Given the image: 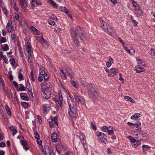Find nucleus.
<instances>
[{"label": "nucleus", "mask_w": 155, "mask_h": 155, "mask_svg": "<svg viewBox=\"0 0 155 155\" xmlns=\"http://www.w3.org/2000/svg\"><path fill=\"white\" fill-rule=\"evenodd\" d=\"M70 31L71 37L74 44L76 46H79V41L78 38L79 37L81 40H83L85 38L84 32L82 31L81 28L78 26H76L75 29H71Z\"/></svg>", "instance_id": "obj_1"}, {"label": "nucleus", "mask_w": 155, "mask_h": 155, "mask_svg": "<svg viewBox=\"0 0 155 155\" xmlns=\"http://www.w3.org/2000/svg\"><path fill=\"white\" fill-rule=\"evenodd\" d=\"M68 102L70 110V111H68V113L71 117L72 114H75L77 112L76 105L74 104V100L70 96L68 97Z\"/></svg>", "instance_id": "obj_2"}, {"label": "nucleus", "mask_w": 155, "mask_h": 155, "mask_svg": "<svg viewBox=\"0 0 155 155\" xmlns=\"http://www.w3.org/2000/svg\"><path fill=\"white\" fill-rule=\"evenodd\" d=\"M102 23H101V27L103 30L108 34L112 35L114 33V29L107 23L101 20Z\"/></svg>", "instance_id": "obj_3"}, {"label": "nucleus", "mask_w": 155, "mask_h": 155, "mask_svg": "<svg viewBox=\"0 0 155 155\" xmlns=\"http://www.w3.org/2000/svg\"><path fill=\"white\" fill-rule=\"evenodd\" d=\"M61 73H60V74L62 78L63 79L65 80L67 78L66 75L70 77L71 78L74 75V73L69 68H65L64 71L62 70H61Z\"/></svg>", "instance_id": "obj_4"}, {"label": "nucleus", "mask_w": 155, "mask_h": 155, "mask_svg": "<svg viewBox=\"0 0 155 155\" xmlns=\"http://www.w3.org/2000/svg\"><path fill=\"white\" fill-rule=\"evenodd\" d=\"M86 86L90 97L91 98L95 97L97 95V93L93 87V85L92 84H88Z\"/></svg>", "instance_id": "obj_5"}, {"label": "nucleus", "mask_w": 155, "mask_h": 155, "mask_svg": "<svg viewBox=\"0 0 155 155\" xmlns=\"http://www.w3.org/2000/svg\"><path fill=\"white\" fill-rule=\"evenodd\" d=\"M98 138L104 143H106L107 142L106 136L103 133L100 132H97L96 133Z\"/></svg>", "instance_id": "obj_6"}, {"label": "nucleus", "mask_w": 155, "mask_h": 155, "mask_svg": "<svg viewBox=\"0 0 155 155\" xmlns=\"http://www.w3.org/2000/svg\"><path fill=\"white\" fill-rule=\"evenodd\" d=\"M51 90L47 89H43L41 88V95L44 98L48 99L50 97Z\"/></svg>", "instance_id": "obj_7"}, {"label": "nucleus", "mask_w": 155, "mask_h": 155, "mask_svg": "<svg viewBox=\"0 0 155 155\" xmlns=\"http://www.w3.org/2000/svg\"><path fill=\"white\" fill-rule=\"evenodd\" d=\"M74 98L75 101L78 104L84 105L85 104V100L82 97L77 94L74 95Z\"/></svg>", "instance_id": "obj_8"}, {"label": "nucleus", "mask_w": 155, "mask_h": 155, "mask_svg": "<svg viewBox=\"0 0 155 155\" xmlns=\"http://www.w3.org/2000/svg\"><path fill=\"white\" fill-rule=\"evenodd\" d=\"M135 135L137 136L136 138L140 140L146 138L147 136V134L143 131H140L139 133L135 134Z\"/></svg>", "instance_id": "obj_9"}, {"label": "nucleus", "mask_w": 155, "mask_h": 155, "mask_svg": "<svg viewBox=\"0 0 155 155\" xmlns=\"http://www.w3.org/2000/svg\"><path fill=\"white\" fill-rule=\"evenodd\" d=\"M80 138L83 144L84 148L85 150H86L87 149V146L86 141L85 139V135L82 133L80 134Z\"/></svg>", "instance_id": "obj_10"}, {"label": "nucleus", "mask_w": 155, "mask_h": 155, "mask_svg": "<svg viewBox=\"0 0 155 155\" xmlns=\"http://www.w3.org/2000/svg\"><path fill=\"white\" fill-rule=\"evenodd\" d=\"M25 49L24 50V51L25 53L27 52L28 53V54L31 55V54L32 51L30 45L29 43V41H26L25 42ZM26 54V53H25V54Z\"/></svg>", "instance_id": "obj_11"}, {"label": "nucleus", "mask_w": 155, "mask_h": 155, "mask_svg": "<svg viewBox=\"0 0 155 155\" xmlns=\"http://www.w3.org/2000/svg\"><path fill=\"white\" fill-rule=\"evenodd\" d=\"M43 68H41L40 69V75L42 76L43 77L44 79H48L49 78V75L47 74L46 72V71Z\"/></svg>", "instance_id": "obj_12"}, {"label": "nucleus", "mask_w": 155, "mask_h": 155, "mask_svg": "<svg viewBox=\"0 0 155 155\" xmlns=\"http://www.w3.org/2000/svg\"><path fill=\"white\" fill-rule=\"evenodd\" d=\"M51 84L48 81V79H44V84L41 86V88L43 89H51Z\"/></svg>", "instance_id": "obj_13"}, {"label": "nucleus", "mask_w": 155, "mask_h": 155, "mask_svg": "<svg viewBox=\"0 0 155 155\" xmlns=\"http://www.w3.org/2000/svg\"><path fill=\"white\" fill-rule=\"evenodd\" d=\"M118 71V70L116 68H112L111 69L110 72L108 74L109 76L110 77L113 76Z\"/></svg>", "instance_id": "obj_14"}, {"label": "nucleus", "mask_w": 155, "mask_h": 155, "mask_svg": "<svg viewBox=\"0 0 155 155\" xmlns=\"http://www.w3.org/2000/svg\"><path fill=\"white\" fill-rule=\"evenodd\" d=\"M30 3V5L32 7H35L36 5L38 6L41 5V3L38 2L37 0H31Z\"/></svg>", "instance_id": "obj_15"}, {"label": "nucleus", "mask_w": 155, "mask_h": 155, "mask_svg": "<svg viewBox=\"0 0 155 155\" xmlns=\"http://www.w3.org/2000/svg\"><path fill=\"white\" fill-rule=\"evenodd\" d=\"M42 107L44 111L47 113L50 110V107L49 104H44L42 105Z\"/></svg>", "instance_id": "obj_16"}, {"label": "nucleus", "mask_w": 155, "mask_h": 155, "mask_svg": "<svg viewBox=\"0 0 155 155\" xmlns=\"http://www.w3.org/2000/svg\"><path fill=\"white\" fill-rule=\"evenodd\" d=\"M135 70L137 73H139L144 71V69L140 67L139 65H137L135 67Z\"/></svg>", "instance_id": "obj_17"}, {"label": "nucleus", "mask_w": 155, "mask_h": 155, "mask_svg": "<svg viewBox=\"0 0 155 155\" xmlns=\"http://www.w3.org/2000/svg\"><path fill=\"white\" fill-rule=\"evenodd\" d=\"M134 126L137 128V130H141V124L140 122L137 121L135 124Z\"/></svg>", "instance_id": "obj_18"}, {"label": "nucleus", "mask_w": 155, "mask_h": 155, "mask_svg": "<svg viewBox=\"0 0 155 155\" xmlns=\"http://www.w3.org/2000/svg\"><path fill=\"white\" fill-rule=\"evenodd\" d=\"M136 59L137 61V64H140L142 66H146V64L144 63V62L143 60L140 59L139 57H137L136 58Z\"/></svg>", "instance_id": "obj_19"}, {"label": "nucleus", "mask_w": 155, "mask_h": 155, "mask_svg": "<svg viewBox=\"0 0 155 155\" xmlns=\"http://www.w3.org/2000/svg\"><path fill=\"white\" fill-rule=\"evenodd\" d=\"M57 134L55 133H53L51 135V138L52 141L54 142L57 141Z\"/></svg>", "instance_id": "obj_20"}, {"label": "nucleus", "mask_w": 155, "mask_h": 155, "mask_svg": "<svg viewBox=\"0 0 155 155\" xmlns=\"http://www.w3.org/2000/svg\"><path fill=\"white\" fill-rule=\"evenodd\" d=\"M31 28L32 30V31L34 32V33L35 34H39V31L34 26H31Z\"/></svg>", "instance_id": "obj_21"}, {"label": "nucleus", "mask_w": 155, "mask_h": 155, "mask_svg": "<svg viewBox=\"0 0 155 155\" xmlns=\"http://www.w3.org/2000/svg\"><path fill=\"white\" fill-rule=\"evenodd\" d=\"M113 60L112 58H110L108 60V61L106 63V65L107 67L109 68L111 64L113 63Z\"/></svg>", "instance_id": "obj_22"}, {"label": "nucleus", "mask_w": 155, "mask_h": 155, "mask_svg": "<svg viewBox=\"0 0 155 155\" xmlns=\"http://www.w3.org/2000/svg\"><path fill=\"white\" fill-rule=\"evenodd\" d=\"M20 2L21 6L22 8L25 7L26 5V0H19Z\"/></svg>", "instance_id": "obj_23"}, {"label": "nucleus", "mask_w": 155, "mask_h": 155, "mask_svg": "<svg viewBox=\"0 0 155 155\" xmlns=\"http://www.w3.org/2000/svg\"><path fill=\"white\" fill-rule=\"evenodd\" d=\"M124 98L127 101H130L132 103H134L135 102V101L132 98L130 97L127 96H125L124 97Z\"/></svg>", "instance_id": "obj_24"}, {"label": "nucleus", "mask_w": 155, "mask_h": 155, "mask_svg": "<svg viewBox=\"0 0 155 155\" xmlns=\"http://www.w3.org/2000/svg\"><path fill=\"white\" fill-rule=\"evenodd\" d=\"M140 114L139 113H136L134 115L131 117L130 118L131 119H137L140 117Z\"/></svg>", "instance_id": "obj_25"}, {"label": "nucleus", "mask_w": 155, "mask_h": 155, "mask_svg": "<svg viewBox=\"0 0 155 155\" xmlns=\"http://www.w3.org/2000/svg\"><path fill=\"white\" fill-rule=\"evenodd\" d=\"M141 144V142L140 141L136 140L135 143H133L132 144V146L134 147H136L138 145H140Z\"/></svg>", "instance_id": "obj_26"}, {"label": "nucleus", "mask_w": 155, "mask_h": 155, "mask_svg": "<svg viewBox=\"0 0 155 155\" xmlns=\"http://www.w3.org/2000/svg\"><path fill=\"white\" fill-rule=\"evenodd\" d=\"M7 29L9 33L11 32L12 28L10 23H8L7 25Z\"/></svg>", "instance_id": "obj_27"}, {"label": "nucleus", "mask_w": 155, "mask_h": 155, "mask_svg": "<svg viewBox=\"0 0 155 155\" xmlns=\"http://www.w3.org/2000/svg\"><path fill=\"white\" fill-rule=\"evenodd\" d=\"M27 58V60L28 62L29 63H31L32 60L31 59V54L30 55L27 54H25Z\"/></svg>", "instance_id": "obj_28"}, {"label": "nucleus", "mask_w": 155, "mask_h": 155, "mask_svg": "<svg viewBox=\"0 0 155 155\" xmlns=\"http://www.w3.org/2000/svg\"><path fill=\"white\" fill-rule=\"evenodd\" d=\"M5 108L7 114L9 115H11V112L9 106L8 105H6Z\"/></svg>", "instance_id": "obj_29"}, {"label": "nucleus", "mask_w": 155, "mask_h": 155, "mask_svg": "<svg viewBox=\"0 0 155 155\" xmlns=\"http://www.w3.org/2000/svg\"><path fill=\"white\" fill-rule=\"evenodd\" d=\"M63 12H65V13L67 14L68 13V11L67 8L64 7H62L59 8Z\"/></svg>", "instance_id": "obj_30"}, {"label": "nucleus", "mask_w": 155, "mask_h": 155, "mask_svg": "<svg viewBox=\"0 0 155 155\" xmlns=\"http://www.w3.org/2000/svg\"><path fill=\"white\" fill-rule=\"evenodd\" d=\"M142 147L143 148V152L145 153L146 150L148 148H149L150 147L147 145H143L142 146Z\"/></svg>", "instance_id": "obj_31"}, {"label": "nucleus", "mask_w": 155, "mask_h": 155, "mask_svg": "<svg viewBox=\"0 0 155 155\" xmlns=\"http://www.w3.org/2000/svg\"><path fill=\"white\" fill-rule=\"evenodd\" d=\"M2 48L3 50L5 51H7L9 49L8 46L7 44L2 45Z\"/></svg>", "instance_id": "obj_32"}, {"label": "nucleus", "mask_w": 155, "mask_h": 155, "mask_svg": "<svg viewBox=\"0 0 155 155\" xmlns=\"http://www.w3.org/2000/svg\"><path fill=\"white\" fill-rule=\"evenodd\" d=\"M127 137L130 140L132 143H135V142H136V140L134 139V138L131 136H127Z\"/></svg>", "instance_id": "obj_33"}, {"label": "nucleus", "mask_w": 155, "mask_h": 155, "mask_svg": "<svg viewBox=\"0 0 155 155\" xmlns=\"http://www.w3.org/2000/svg\"><path fill=\"white\" fill-rule=\"evenodd\" d=\"M101 130L104 132H106L108 129V127L106 126L101 127Z\"/></svg>", "instance_id": "obj_34"}, {"label": "nucleus", "mask_w": 155, "mask_h": 155, "mask_svg": "<svg viewBox=\"0 0 155 155\" xmlns=\"http://www.w3.org/2000/svg\"><path fill=\"white\" fill-rule=\"evenodd\" d=\"M27 89L28 90V94L29 95L30 98L31 99L32 98H33V93L31 91V90L30 89H29V88H27Z\"/></svg>", "instance_id": "obj_35"}, {"label": "nucleus", "mask_w": 155, "mask_h": 155, "mask_svg": "<svg viewBox=\"0 0 155 155\" xmlns=\"http://www.w3.org/2000/svg\"><path fill=\"white\" fill-rule=\"evenodd\" d=\"M51 121L54 122V123L55 124V125H58V120L56 117H54L51 119Z\"/></svg>", "instance_id": "obj_36"}, {"label": "nucleus", "mask_w": 155, "mask_h": 155, "mask_svg": "<svg viewBox=\"0 0 155 155\" xmlns=\"http://www.w3.org/2000/svg\"><path fill=\"white\" fill-rule=\"evenodd\" d=\"M71 84L72 85L76 88L78 87V84H77L75 81H71Z\"/></svg>", "instance_id": "obj_37"}, {"label": "nucleus", "mask_w": 155, "mask_h": 155, "mask_svg": "<svg viewBox=\"0 0 155 155\" xmlns=\"http://www.w3.org/2000/svg\"><path fill=\"white\" fill-rule=\"evenodd\" d=\"M123 47L125 50H126L127 53L131 54V52L130 51V49L129 48H128V47L125 46L124 45H123Z\"/></svg>", "instance_id": "obj_38"}, {"label": "nucleus", "mask_w": 155, "mask_h": 155, "mask_svg": "<svg viewBox=\"0 0 155 155\" xmlns=\"http://www.w3.org/2000/svg\"><path fill=\"white\" fill-rule=\"evenodd\" d=\"M9 61L10 62V64L12 66H13L15 63V59L13 58H12V59H11Z\"/></svg>", "instance_id": "obj_39"}, {"label": "nucleus", "mask_w": 155, "mask_h": 155, "mask_svg": "<svg viewBox=\"0 0 155 155\" xmlns=\"http://www.w3.org/2000/svg\"><path fill=\"white\" fill-rule=\"evenodd\" d=\"M2 91L4 92V94L5 95H7L8 94V92L6 87H3L2 89Z\"/></svg>", "instance_id": "obj_40"}, {"label": "nucleus", "mask_w": 155, "mask_h": 155, "mask_svg": "<svg viewBox=\"0 0 155 155\" xmlns=\"http://www.w3.org/2000/svg\"><path fill=\"white\" fill-rule=\"evenodd\" d=\"M21 143L23 147L27 145L26 141L24 140H21Z\"/></svg>", "instance_id": "obj_41"}, {"label": "nucleus", "mask_w": 155, "mask_h": 155, "mask_svg": "<svg viewBox=\"0 0 155 155\" xmlns=\"http://www.w3.org/2000/svg\"><path fill=\"white\" fill-rule=\"evenodd\" d=\"M18 78L19 81H21L23 79V77L22 74L20 73H19L18 75Z\"/></svg>", "instance_id": "obj_42"}, {"label": "nucleus", "mask_w": 155, "mask_h": 155, "mask_svg": "<svg viewBox=\"0 0 155 155\" xmlns=\"http://www.w3.org/2000/svg\"><path fill=\"white\" fill-rule=\"evenodd\" d=\"M21 98L23 100L28 101L29 100V98L27 96H21Z\"/></svg>", "instance_id": "obj_43"}, {"label": "nucleus", "mask_w": 155, "mask_h": 155, "mask_svg": "<svg viewBox=\"0 0 155 155\" xmlns=\"http://www.w3.org/2000/svg\"><path fill=\"white\" fill-rule=\"evenodd\" d=\"M50 127L51 128L54 127H55V124L54 123V122L52 121L50 122L49 123Z\"/></svg>", "instance_id": "obj_44"}, {"label": "nucleus", "mask_w": 155, "mask_h": 155, "mask_svg": "<svg viewBox=\"0 0 155 155\" xmlns=\"http://www.w3.org/2000/svg\"><path fill=\"white\" fill-rule=\"evenodd\" d=\"M2 9L3 12L5 15H7L8 13V12L7 8L5 7H2Z\"/></svg>", "instance_id": "obj_45"}, {"label": "nucleus", "mask_w": 155, "mask_h": 155, "mask_svg": "<svg viewBox=\"0 0 155 155\" xmlns=\"http://www.w3.org/2000/svg\"><path fill=\"white\" fill-rule=\"evenodd\" d=\"M34 134L35 135V137L37 140L39 139V136L37 132H34Z\"/></svg>", "instance_id": "obj_46"}, {"label": "nucleus", "mask_w": 155, "mask_h": 155, "mask_svg": "<svg viewBox=\"0 0 155 155\" xmlns=\"http://www.w3.org/2000/svg\"><path fill=\"white\" fill-rule=\"evenodd\" d=\"M64 155H75V154L72 152L69 151H67Z\"/></svg>", "instance_id": "obj_47"}, {"label": "nucleus", "mask_w": 155, "mask_h": 155, "mask_svg": "<svg viewBox=\"0 0 155 155\" xmlns=\"http://www.w3.org/2000/svg\"><path fill=\"white\" fill-rule=\"evenodd\" d=\"M11 37L12 40L14 42H15V35L14 34H12Z\"/></svg>", "instance_id": "obj_48"}, {"label": "nucleus", "mask_w": 155, "mask_h": 155, "mask_svg": "<svg viewBox=\"0 0 155 155\" xmlns=\"http://www.w3.org/2000/svg\"><path fill=\"white\" fill-rule=\"evenodd\" d=\"M22 105L24 107H26L28 106V104L26 102H21Z\"/></svg>", "instance_id": "obj_49"}, {"label": "nucleus", "mask_w": 155, "mask_h": 155, "mask_svg": "<svg viewBox=\"0 0 155 155\" xmlns=\"http://www.w3.org/2000/svg\"><path fill=\"white\" fill-rule=\"evenodd\" d=\"M48 24L50 25H54L55 24V22L52 20H50L48 21Z\"/></svg>", "instance_id": "obj_50"}, {"label": "nucleus", "mask_w": 155, "mask_h": 155, "mask_svg": "<svg viewBox=\"0 0 155 155\" xmlns=\"http://www.w3.org/2000/svg\"><path fill=\"white\" fill-rule=\"evenodd\" d=\"M6 41V39L4 37H2L0 39V41L1 43L5 42Z\"/></svg>", "instance_id": "obj_51"}, {"label": "nucleus", "mask_w": 155, "mask_h": 155, "mask_svg": "<svg viewBox=\"0 0 155 155\" xmlns=\"http://www.w3.org/2000/svg\"><path fill=\"white\" fill-rule=\"evenodd\" d=\"M25 88L23 85H22V86L20 87L19 89V90L21 91H25Z\"/></svg>", "instance_id": "obj_52"}, {"label": "nucleus", "mask_w": 155, "mask_h": 155, "mask_svg": "<svg viewBox=\"0 0 155 155\" xmlns=\"http://www.w3.org/2000/svg\"><path fill=\"white\" fill-rule=\"evenodd\" d=\"M6 146L5 143V142H2L0 143V147H4Z\"/></svg>", "instance_id": "obj_53"}, {"label": "nucleus", "mask_w": 155, "mask_h": 155, "mask_svg": "<svg viewBox=\"0 0 155 155\" xmlns=\"http://www.w3.org/2000/svg\"><path fill=\"white\" fill-rule=\"evenodd\" d=\"M42 76L40 75L39 76L38 78V80L39 82H41L43 81L44 78Z\"/></svg>", "instance_id": "obj_54"}, {"label": "nucleus", "mask_w": 155, "mask_h": 155, "mask_svg": "<svg viewBox=\"0 0 155 155\" xmlns=\"http://www.w3.org/2000/svg\"><path fill=\"white\" fill-rule=\"evenodd\" d=\"M54 31H57L58 32H59L61 31V28L59 27H56L54 29Z\"/></svg>", "instance_id": "obj_55"}, {"label": "nucleus", "mask_w": 155, "mask_h": 155, "mask_svg": "<svg viewBox=\"0 0 155 155\" xmlns=\"http://www.w3.org/2000/svg\"><path fill=\"white\" fill-rule=\"evenodd\" d=\"M2 59H4L5 62L6 63L8 64V59L5 57V56H4V57L2 58Z\"/></svg>", "instance_id": "obj_56"}, {"label": "nucleus", "mask_w": 155, "mask_h": 155, "mask_svg": "<svg viewBox=\"0 0 155 155\" xmlns=\"http://www.w3.org/2000/svg\"><path fill=\"white\" fill-rule=\"evenodd\" d=\"M9 1L10 2L11 5L12 6L15 4V0H9Z\"/></svg>", "instance_id": "obj_57"}, {"label": "nucleus", "mask_w": 155, "mask_h": 155, "mask_svg": "<svg viewBox=\"0 0 155 155\" xmlns=\"http://www.w3.org/2000/svg\"><path fill=\"white\" fill-rule=\"evenodd\" d=\"M118 40L119 41L123 44V46L124 45L125 43L123 41L121 38H118Z\"/></svg>", "instance_id": "obj_58"}, {"label": "nucleus", "mask_w": 155, "mask_h": 155, "mask_svg": "<svg viewBox=\"0 0 155 155\" xmlns=\"http://www.w3.org/2000/svg\"><path fill=\"white\" fill-rule=\"evenodd\" d=\"M12 6H13V8L16 11L18 10V8L17 6H16V4H15V5Z\"/></svg>", "instance_id": "obj_59"}, {"label": "nucleus", "mask_w": 155, "mask_h": 155, "mask_svg": "<svg viewBox=\"0 0 155 155\" xmlns=\"http://www.w3.org/2000/svg\"><path fill=\"white\" fill-rule=\"evenodd\" d=\"M107 132L108 134H113V133H114L113 130H107Z\"/></svg>", "instance_id": "obj_60"}, {"label": "nucleus", "mask_w": 155, "mask_h": 155, "mask_svg": "<svg viewBox=\"0 0 155 155\" xmlns=\"http://www.w3.org/2000/svg\"><path fill=\"white\" fill-rule=\"evenodd\" d=\"M91 126H92V128L94 130H96V127L95 124H94L92 123H91Z\"/></svg>", "instance_id": "obj_61"}, {"label": "nucleus", "mask_w": 155, "mask_h": 155, "mask_svg": "<svg viewBox=\"0 0 155 155\" xmlns=\"http://www.w3.org/2000/svg\"><path fill=\"white\" fill-rule=\"evenodd\" d=\"M13 84L15 87H18V83L15 81H13Z\"/></svg>", "instance_id": "obj_62"}, {"label": "nucleus", "mask_w": 155, "mask_h": 155, "mask_svg": "<svg viewBox=\"0 0 155 155\" xmlns=\"http://www.w3.org/2000/svg\"><path fill=\"white\" fill-rule=\"evenodd\" d=\"M37 143L40 145H41L42 144V141L41 140L39 139V140H37Z\"/></svg>", "instance_id": "obj_63"}, {"label": "nucleus", "mask_w": 155, "mask_h": 155, "mask_svg": "<svg viewBox=\"0 0 155 155\" xmlns=\"http://www.w3.org/2000/svg\"><path fill=\"white\" fill-rule=\"evenodd\" d=\"M17 131L15 129L13 131V133L12 134L13 136H14L15 134L17 133Z\"/></svg>", "instance_id": "obj_64"}]
</instances>
